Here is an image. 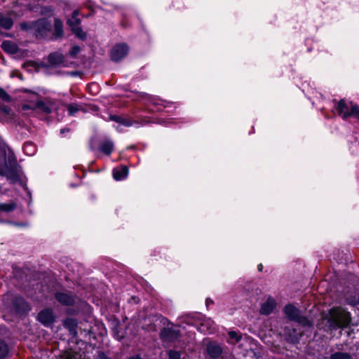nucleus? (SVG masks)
Masks as SVG:
<instances>
[{
    "mask_svg": "<svg viewBox=\"0 0 359 359\" xmlns=\"http://www.w3.org/2000/svg\"><path fill=\"white\" fill-rule=\"evenodd\" d=\"M331 325L337 327H346L350 321V313L341 308H333L330 312Z\"/></svg>",
    "mask_w": 359,
    "mask_h": 359,
    "instance_id": "f257e3e1",
    "label": "nucleus"
},
{
    "mask_svg": "<svg viewBox=\"0 0 359 359\" xmlns=\"http://www.w3.org/2000/svg\"><path fill=\"white\" fill-rule=\"evenodd\" d=\"M284 312L286 316L294 321L304 326H311L310 321L305 317L300 315L299 309L292 305H287L284 308Z\"/></svg>",
    "mask_w": 359,
    "mask_h": 359,
    "instance_id": "f03ea898",
    "label": "nucleus"
},
{
    "mask_svg": "<svg viewBox=\"0 0 359 359\" xmlns=\"http://www.w3.org/2000/svg\"><path fill=\"white\" fill-rule=\"evenodd\" d=\"M79 12L76 10L73 12L72 17L67 20V24L71 27L72 31L80 39L84 40L86 38V33L79 27L81 23L80 19L78 18Z\"/></svg>",
    "mask_w": 359,
    "mask_h": 359,
    "instance_id": "7ed1b4c3",
    "label": "nucleus"
},
{
    "mask_svg": "<svg viewBox=\"0 0 359 359\" xmlns=\"http://www.w3.org/2000/svg\"><path fill=\"white\" fill-rule=\"evenodd\" d=\"M33 32L36 36H46L50 29V23L46 19H40L34 22L33 25Z\"/></svg>",
    "mask_w": 359,
    "mask_h": 359,
    "instance_id": "20e7f679",
    "label": "nucleus"
},
{
    "mask_svg": "<svg viewBox=\"0 0 359 359\" xmlns=\"http://www.w3.org/2000/svg\"><path fill=\"white\" fill-rule=\"evenodd\" d=\"M128 50L129 48L126 44H116L111 51V58L116 62L120 61L128 55Z\"/></svg>",
    "mask_w": 359,
    "mask_h": 359,
    "instance_id": "39448f33",
    "label": "nucleus"
},
{
    "mask_svg": "<svg viewBox=\"0 0 359 359\" xmlns=\"http://www.w3.org/2000/svg\"><path fill=\"white\" fill-rule=\"evenodd\" d=\"M351 105H353L352 102L347 103L344 100H341L337 102L335 109L339 116L346 118L351 115Z\"/></svg>",
    "mask_w": 359,
    "mask_h": 359,
    "instance_id": "423d86ee",
    "label": "nucleus"
},
{
    "mask_svg": "<svg viewBox=\"0 0 359 359\" xmlns=\"http://www.w3.org/2000/svg\"><path fill=\"white\" fill-rule=\"evenodd\" d=\"M180 337V330L176 327H165L161 332V337L166 341H172Z\"/></svg>",
    "mask_w": 359,
    "mask_h": 359,
    "instance_id": "0eeeda50",
    "label": "nucleus"
},
{
    "mask_svg": "<svg viewBox=\"0 0 359 359\" xmlns=\"http://www.w3.org/2000/svg\"><path fill=\"white\" fill-rule=\"evenodd\" d=\"M38 320L43 325L48 326L54 321V316L52 310L44 309L38 314Z\"/></svg>",
    "mask_w": 359,
    "mask_h": 359,
    "instance_id": "6e6552de",
    "label": "nucleus"
},
{
    "mask_svg": "<svg viewBox=\"0 0 359 359\" xmlns=\"http://www.w3.org/2000/svg\"><path fill=\"white\" fill-rule=\"evenodd\" d=\"M22 109L24 110H27L29 109H39L46 114H49L51 112V109H50V106L47 103H46L41 100H38L36 103L24 104L22 106Z\"/></svg>",
    "mask_w": 359,
    "mask_h": 359,
    "instance_id": "1a4fd4ad",
    "label": "nucleus"
},
{
    "mask_svg": "<svg viewBox=\"0 0 359 359\" xmlns=\"http://www.w3.org/2000/svg\"><path fill=\"white\" fill-rule=\"evenodd\" d=\"M48 62L51 65L66 66L64 55L60 53H52L48 55Z\"/></svg>",
    "mask_w": 359,
    "mask_h": 359,
    "instance_id": "9d476101",
    "label": "nucleus"
},
{
    "mask_svg": "<svg viewBox=\"0 0 359 359\" xmlns=\"http://www.w3.org/2000/svg\"><path fill=\"white\" fill-rule=\"evenodd\" d=\"M276 306V301L273 298H268L267 300L262 304L260 313L264 315L270 314Z\"/></svg>",
    "mask_w": 359,
    "mask_h": 359,
    "instance_id": "9b49d317",
    "label": "nucleus"
},
{
    "mask_svg": "<svg viewBox=\"0 0 359 359\" xmlns=\"http://www.w3.org/2000/svg\"><path fill=\"white\" fill-rule=\"evenodd\" d=\"M55 298L60 303L67 306L73 304L74 302L73 297L65 292L57 293L55 294Z\"/></svg>",
    "mask_w": 359,
    "mask_h": 359,
    "instance_id": "f8f14e48",
    "label": "nucleus"
},
{
    "mask_svg": "<svg viewBox=\"0 0 359 359\" xmlns=\"http://www.w3.org/2000/svg\"><path fill=\"white\" fill-rule=\"evenodd\" d=\"M198 330L205 334H211L215 330V323L211 320H205L200 325Z\"/></svg>",
    "mask_w": 359,
    "mask_h": 359,
    "instance_id": "ddd939ff",
    "label": "nucleus"
},
{
    "mask_svg": "<svg viewBox=\"0 0 359 359\" xmlns=\"http://www.w3.org/2000/svg\"><path fill=\"white\" fill-rule=\"evenodd\" d=\"M207 351L210 357L216 358L221 355L222 348L218 344L213 342H210L207 346Z\"/></svg>",
    "mask_w": 359,
    "mask_h": 359,
    "instance_id": "4468645a",
    "label": "nucleus"
},
{
    "mask_svg": "<svg viewBox=\"0 0 359 359\" xmlns=\"http://www.w3.org/2000/svg\"><path fill=\"white\" fill-rule=\"evenodd\" d=\"M128 172V168L123 165L113 170V177L116 180H122L126 177Z\"/></svg>",
    "mask_w": 359,
    "mask_h": 359,
    "instance_id": "2eb2a0df",
    "label": "nucleus"
},
{
    "mask_svg": "<svg viewBox=\"0 0 359 359\" xmlns=\"http://www.w3.org/2000/svg\"><path fill=\"white\" fill-rule=\"evenodd\" d=\"M2 49L9 54H15L18 50V47L16 43L11 41H5L1 44Z\"/></svg>",
    "mask_w": 359,
    "mask_h": 359,
    "instance_id": "dca6fc26",
    "label": "nucleus"
},
{
    "mask_svg": "<svg viewBox=\"0 0 359 359\" xmlns=\"http://www.w3.org/2000/svg\"><path fill=\"white\" fill-rule=\"evenodd\" d=\"M100 150L106 155L109 156L114 151V144L111 140H104L100 143Z\"/></svg>",
    "mask_w": 359,
    "mask_h": 359,
    "instance_id": "f3484780",
    "label": "nucleus"
},
{
    "mask_svg": "<svg viewBox=\"0 0 359 359\" xmlns=\"http://www.w3.org/2000/svg\"><path fill=\"white\" fill-rule=\"evenodd\" d=\"M63 325L72 335L75 336L76 334L77 322L76 320L73 318H67L64 321Z\"/></svg>",
    "mask_w": 359,
    "mask_h": 359,
    "instance_id": "a211bd4d",
    "label": "nucleus"
},
{
    "mask_svg": "<svg viewBox=\"0 0 359 359\" xmlns=\"http://www.w3.org/2000/svg\"><path fill=\"white\" fill-rule=\"evenodd\" d=\"M63 34V25L62 22L59 19L55 20L54 23V34L55 37H60Z\"/></svg>",
    "mask_w": 359,
    "mask_h": 359,
    "instance_id": "6ab92c4d",
    "label": "nucleus"
},
{
    "mask_svg": "<svg viewBox=\"0 0 359 359\" xmlns=\"http://www.w3.org/2000/svg\"><path fill=\"white\" fill-rule=\"evenodd\" d=\"M16 203L11 201L6 203H0V212H10L16 208Z\"/></svg>",
    "mask_w": 359,
    "mask_h": 359,
    "instance_id": "aec40b11",
    "label": "nucleus"
},
{
    "mask_svg": "<svg viewBox=\"0 0 359 359\" xmlns=\"http://www.w3.org/2000/svg\"><path fill=\"white\" fill-rule=\"evenodd\" d=\"M13 25V20L9 17H2L0 18V27L5 29H10Z\"/></svg>",
    "mask_w": 359,
    "mask_h": 359,
    "instance_id": "412c9836",
    "label": "nucleus"
},
{
    "mask_svg": "<svg viewBox=\"0 0 359 359\" xmlns=\"http://www.w3.org/2000/svg\"><path fill=\"white\" fill-rule=\"evenodd\" d=\"M80 355L72 351L65 352L60 357V359H79Z\"/></svg>",
    "mask_w": 359,
    "mask_h": 359,
    "instance_id": "4be33fe9",
    "label": "nucleus"
},
{
    "mask_svg": "<svg viewBox=\"0 0 359 359\" xmlns=\"http://www.w3.org/2000/svg\"><path fill=\"white\" fill-rule=\"evenodd\" d=\"M24 152L29 156H32L35 152V147L31 142H27L23 146Z\"/></svg>",
    "mask_w": 359,
    "mask_h": 359,
    "instance_id": "5701e85b",
    "label": "nucleus"
},
{
    "mask_svg": "<svg viewBox=\"0 0 359 359\" xmlns=\"http://www.w3.org/2000/svg\"><path fill=\"white\" fill-rule=\"evenodd\" d=\"M332 359H349L350 355L346 353L337 352L332 354Z\"/></svg>",
    "mask_w": 359,
    "mask_h": 359,
    "instance_id": "b1692460",
    "label": "nucleus"
},
{
    "mask_svg": "<svg viewBox=\"0 0 359 359\" xmlns=\"http://www.w3.org/2000/svg\"><path fill=\"white\" fill-rule=\"evenodd\" d=\"M8 352L7 345L4 342H0V358H4Z\"/></svg>",
    "mask_w": 359,
    "mask_h": 359,
    "instance_id": "393cba45",
    "label": "nucleus"
},
{
    "mask_svg": "<svg viewBox=\"0 0 359 359\" xmlns=\"http://www.w3.org/2000/svg\"><path fill=\"white\" fill-rule=\"evenodd\" d=\"M79 109V106L75 104H72L68 106V112L69 115H74Z\"/></svg>",
    "mask_w": 359,
    "mask_h": 359,
    "instance_id": "a878e982",
    "label": "nucleus"
},
{
    "mask_svg": "<svg viewBox=\"0 0 359 359\" xmlns=\"http://www.w3.org/2000/svg\"><path fill=\"white\" fill-rule=\"evenodd\" d=\"M354 118L359 119V107L358 105H351V115Z\"/></svg>",
    "mask_w": 359,
    "mask_h": 359,
    "instance_id": "bb28decb",
    "label": "nucleus"
},
{
    "mask_svg": "<svg viewBox=\"0 0 359 359\" xmlns=\"http://www.w3.org/2000/svg\"><path fill=\"white\" fill-rule=\"evenodd\" d=\"M34 22H22L20 26V28L23 30H32L33 31V25Z\"/></svg>",
    "mask_w": 359,
    "mask_h": 359,
    "instance_id": "cd10ccee",
    "label": "nucleus"
},
{
    "mask_svg": "<svg viewBox=\"0 0 359 359\" xmlns=\"http://www.w3.org/2000/svg\"><path fill=\"white\" fill-rule=\"evenodd\" d=\"M168 357L169 359H180V353L178 351H168Z\"/></svg>",
    "mask_w": 359,
    "mask_h": 359,
    "instance_id": "c85d7f7f",
    "label": "nucleus"
},
{
    "mask_svg": "<svg viewBox=\"0 0 359 359\" xmlns=\"http://www.w3.org/2000/svg\"><path fill=\"white\" fill-rule=\"evenodd\" d=\"M0 98H1L4 101H10L11 97L10 95L3 89L0 88Z\"/></svg>",
    "mask_w": 359,
    "mask_h": 359,
    "instance_id": "c756f323",
    "label": "nucleus"
},
{
    "mask_svg": "<svg viewBox=\"0 0 359 359\" xmlns=\"http://www.w3.org/2000/svg\"><path fill=\"white\" fill-rule=\"evenodd\" d=\"M81 48L78 46H74L72 48L71 50L69 51V55L74 57L76 55L80 52Z\"/></svg>",
    "mask_w": 359,
    "mask_h": 359,
    "instance_id": "7c9ffc66",
    "label": "nucleus"
},
{
    "mask_svg": "<svg viewBox=\"0 0 359 359\" xmlns=\"http://www.w3.org/2000/svg\"><path fill=\"white\" fill-rule=\"evenodd\" d=\"M229 335L230 339H234L235 341H238L241 339V337L236 332H229Z\"/></svg>",
    "mask_w": 359,
    "mask_h": 359,
    "instance_id": "2f4dec72",
    "label": "nucleus"
},
{
    "mask_svg": "<svg viewBox=\"0 0 359 359\" xmlns=\"http://www.w3.org/2000/svg\"><path fill=\"white\" fill-rule=\"evenodd\" d=\"M120 124H121L123 126H125L126 127H130V126H131L133 125V123H132V121L130 120H129V119H128L126 118L123 117L122 121L121 122Z\"/></svg>",
    "mask_w": 359,
    "mask_h": 359,
    "instance_id": "473e14b6",
    "label": "nucleus"
},
{
    "mask_svg": "<svg viewBox=\"0 0 359 359\" xmlns=\"http://www.w3.org/2000/svg\"><path fill=\"white\" fill-rule=\"evenodd\" d=\"M110 118H111V120H112L114 121L121 123V122L122 121L123 117L119 116H111Z\"/></svg>",
    "mask_w": 359,
    "mask_h": 359,
    "instance_id": "72a5a7b5",
    "label": "nucleus"
},
{
    "mask_svg": "<svg viewBox=\"0 0 359 359\" xmlns=\"http://www.w3.org/2000/svg\"><path fill=\"white\" fill-rule=\"evenodd\" d=\"M6 177L12 182H15V181H16L18 180V176L15 174L7 175Z\"/></svg>",
    "mask_w": 359,
    "mask_h": 359,
    "instance_id": "f704fd0d",
    "label": "nucleus"
},
{
    "mask_svg": "<svg viewBox=\"0 0 359 359\" xmlns=\"http://www.w3.org/2000/svg\"><path fill=\"white\" fill-rule=\"evenodd\" d=\"M359 302V299L356 297L354 298L353 300L349 301L348 303L351 305H355Z\"/></svg>",
    "mask_w": 359,
    "mask_h": 359,
    "instance_id": "c9c22d12",
    "label": "nucleus"
},
{
    "mask_svg": "<svg viewBox=\"0 0 359 359\" xmlns=\"http://www.w3.org/2000/svg\"><path fill=\"white\" fill-rule=\"evenodd\" d=\"M97 359H109L103 353H100L98 355Z\"/></svg>",
    "mask_w": 359,
    "mask_h": 359,
    "instance_id": "e433bc0d",
    "label": "nucleus"
},
{
    "mask_svg": "<svg viewBox=\"0 0 359 359\" xmlns=\"http://www.w3.org/2000/svg\"><path fill=\"white\" fill-rule=\"evenodd\" d=\"M130 359H142V358L139 355H136V356L130 358Z\"/></svg>",
    "mask_w": 359,
    "mask_h": 359,
    "instance_id": "4c0bfd02",
    "label": "nucleus"
},
{
    "mask_svg": "<svg viewBox=\"0 0 359 359\" xmlns=\"http://www.w3.org/2000/svg\"><path fill=\"white\" fill-rule=\"evenodd\" d=\"M18 301H19L20 303H22L23 305H25V303L22 299H18Z\"/></svg>",
    "mask_w": 359,
    "mask_h": 359,
    "instance_id": "58836bf2",
    "label": "nucleus"
},
{
    "mask_svg": "<svg viewBox=\"0 0 359 359\" xmlns=\"http://www.w3.org/2000/svg\"><path fill=\"white\" fill-rule=\"evenodd\" d=\"M262 268H263L262 264H259V265L258 266V270H259V271H261L262 270Z\"/></svg>",
    "mask_w": 359,
    "mask_h": 359,
    "instance_id": "ea45409f",
    "label": "nucleus"
},
{
    "mask_svg": "<svg viewBox=\"0 0 359 359\" xmlns=\"http://www.w3.org/2000/svg\"><path fill=\"white\" fill-rule=\"evenodd\" d=\"M66 131L67 132V131H68V130H66V129H62L60 132H61V133H65V132H66Z\"/></svg>",
    "mask_w": 359,
    "mask_h": 359,
    "instance_id": "a19ab883",
    "label": "nucleus"
},
{
    "mask_svg": "<svg viewBox=\"0 0 359 359\" xmlns=\"http://www.w3.org/2000/svg\"><path fill=\"white\" fill-rule=\"evenodd\" d=\"M206 302L207 303H210V301H209L208 299H206Z\"/></svg>",
    "mask_w": 359,
    "mask_h": 359,
    "instance_id": "79ce46f5",
    "label": "nucleus"
},
{
    "mask_svg": "<svg viewBox=\"0 0 359 359\" xmlns=\"http://www.w3.org/2000/svg\"><path fill=\"white\" fill-rule=\"evenodd\" d=\"M206 302L207 303H210V301H209L208 299H206Z\"/></svg>",
    "mask_w": 359,
    "mask_h": 359,
    "instance_id": "37998d69",
    "label": "nucleus"
}]
</instances>
